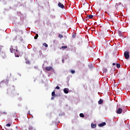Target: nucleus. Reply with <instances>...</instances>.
<instances>
[{"label":"nucleus","instance_id":"obj_22","mask_svg":"<svg viewBox=\"0 0 130 130\" xmlns=\"http://www.w3.org/2000/svg\"><path fill=\"white\" fill-rule=\"evenodd\" d=\"M71 73H72V74H75V70H72Z\"/></svg>","mask_w":130,"mask_h":130},{"label":"nucleus","instance_id":"obj_10","mask_svg":"<svg viewBox=\"0 0 130 130\" xmlns=\"http://www.w3.org/2000/svg\"><path fill=\"white\" fill-rule=\"evenodd\" d=\"M102 103H103V100H102V99H100L99 101V104H102Z\"/></svg>","mask_w":130,"mask_h":130},{"label":"nucleus","instance_id":"obj_5","mask_svg":"<svg viewBox=\"0 0 130 130\" xmlns=\"http://www.w3.org/2000/svg\"><path fill=\"white\" fill-rule=\"evenodd\" d=\"M122 113V109L120 108H119L118 109V110L117 111V113H118V114H120Z\"/></svg>","mask_w":130,"mask_h":130},{"label":"nucleus","instance_id":"obj_19","mask_svg":"<svg viewBox=\"0 0 130 130\" xmlns=\"http://www.w3.org/2000/svg\"><path fill=\"white\" fill-rule=\"evenodd\" d=\"M103 71L104 73H106V72H107V69H103Z\"/></svg>","mask_w":130,"mask_h":130},{"label":"nucleus","instance_id":"obj_7","mask_svg":"<svg viewBox=\"0 0 130 130\" xmlns=\"http://www.w3.org/2000/svg\"><path fill=\"white\" fill-rule=\"evenodd\" d=\"M46 71H51V70H52V67L50 66V67H46Z\"/></svg>","mask_w":130,"mask_h":130},{"label":"nucleus","instance_id":"obj_16","mask_svg":"<svg viewBox=\"0 0 130 130\" xmlns=\"http://www.w3.org/2000/svg\"><path fill=\"white\" fill-rule=\"evenodd\" d=\"M62 37H63V36H62V35H61V34H59V35H58V38H62Z\"/></svg>","mask_w":130,"mask_h":130},{"label":"nucleus","instance_id":"obj_13","mask_svg":"<svg viewBox=\"0 0 130 130\" xmlns=\"http://www.w3.org/2000/svg\"><path fill=\"white\" fill-rule=\"evenodd\" d=\"M79 115L80 117H85V115L83 113H80Z\"/></svg>","mask_w":130,"mask_h":130},{"label":"nucleus","instance_id":"obj_24","mask_svg":"<svg viewBox=\"0 0 130 130\" xmlns=\"http://www.w3.org/2000/svg\"><path fill=\"white\" fill-rule=\"evenodd\" d=\"M11 125V124H10V123H8V124H6V126H10Z\"/></svg>","mask_w":130,"mask_h":130},{"label":"nucleus","instance_id":"obj_26","mask_svg":"<svg viewBox=\"0 0 130 130\" xmlns=\"http://www.w3.org/2000/svg\"><path fill=\"white\" fill-rule=\"evenodd\" d=\"M34 68H35L36 69H38V67H36V66H35Z\"/></svg>","mask_w":130,"mask_h":130},{"label":"nucleus","instance_id":"obj_6","mask_svg":"<svg viewBox=\"0 0 130 130\" xmlns=\"http://www.w3.org/2000/svg\"><path fill=\"white\" fill-rule=\"evenodd\" d=\"M104 125H106V122H103V123L99 124V126L100 127H102V126H104Z\"/></svg>","mask_w":130,"mask_h":130},{"label":"nucleus","instance_id":"obj_9","mask_svg":"<svg viewBox=\"0 0 130 130\" xmlns=\"http://www.w3.org/2000/svg\"><path fill=\"white\" fill-rule=\"evenodd\" d=\"M63 92L65 94H68L69 93V90L67 88H64Z\"/></svg>","mask_w":130,"mask_h":130},{"label":"nucleus","instance_id":"obj_27","mask_svg":"<svg viewBox=\"0 0 130 130\" xmlns=\"http://www.w3.org/2000/svg\"><path fill=\"white\" fill-rule=\"evenodd\" d=\"M62 63H63L64 62V60L62 59Z\"/></svg>","mask_w":130,"mask_h":130},{"label":"nucleus","instance_id":"obj_20","mask_svg":"<svg viewBox=\"0 0 130 130\" xmlns=\"http://www.w3.org/2000/svg\"><path fill=\"white\" fill-rule=\"evenodd\" d=\"M54 95H55V92H54V91H53L52 92V96H54Z\"/></svg>","mask_w":130,"mask_h":130},{"label":"nucleus","instance_id":"obj_21","mask_svg":"<svg viewBox=\"0 0 130 130\" xmlns=\"http://www.w3.org/2000/svg\"><path fill=\"white\" fill-rule=\"evenodd\" d=\"M72 38H76V34H74L72 35Z\"/></svg>","mask_w":130,"mask_h":130},{"label":"nucleus","instance_id":"obj_23","mask_svg":"<svg viewBox=\"0 0 130 130\" xmlns=\"http://www.w3.org/2000/svg\"><path fill=\"white\" fill-rule=\"evenodd\" d=\"M55 89H57V90H59V86H56Z\"/></svg>","mask_w":130,"mask_h":130},{"label":"nucleus","instance_id":"obj_25","mask_svg":"<svg viewBox=\"0 0 130 130\" xmlns=\"http://www.w3.org/2000/svg\"><path fill=\"white\" fill-rule=\"evenodd\" d=\"M3 114H8V113L7 112H4Z\"/></svg>","mask_w":130,"mask_h":130},{"label":"nucleus","instance_id":"obj_8","mask_svg":"<svg viewBox=\"0 0 130 130\" xmlns=\"http://www.w3.org/2000/svg\"><path fill=\"white\" fill-rule=\"evenodd\" d=\"M91 126L92 128H95V127L96 126V124L91 123Z\"/></svg>","mask_w":130,"mask_h":130},{"label":"nucleus","instance_id":"obj_2","mask_svg":"<svg viewBox=\"0 0 130 130\" xmlns=\"http://www.w3.org/2000/svg\"><path fill=\"white\" fill-rule=\"evenodd\" d=\"M15 52L14 53V54L16 57H19L20 56V55L21 54V52L19 51L18 50V48H15Z\"/></svg>","mask_w":130,"mask_h":130},{"label":"nucleus","instance_id":"obj_3","mask_svg":"<svg viewBox=\"0 0 130 130\" xmlns=\"http://www.w3.org/2000/svg\"><path fill=\"white\" fill-rule=\"evenodd\" d=\"M124 56L126 59H128V58H129V52L128 51L124 52Z\"/></svg>","mask_w":130,"mask_h":130},{"label":"nucleus","instance_id":"obj_29","mask_svg":"<svg viewBox=\"0 0 130 130\" xmlns=\"http://www.w3.org/2000/svg\"><path fill=\"white\" fill-rule=\"evenodd\" d=\"M51 99H52V100L53 99V97H52V98H51Z\"/></svg>","mask_w":130,"mask_h":130},{"label":"nucleus","instance_id":"obj_15","mask_svg":"<svg viewBox=\"0 0 130 130\" xmlns=\"http://www.w3.org/2000/svg\"><path fill=\"white\" fill-rule=\"evenodd\" d=\"M116 67H117V69H119V68H120V64L117 63Z\"/></svg>","mask_w":130,"mask_h":130},{"label":"nucleus","instance_id":"obj_1","mask_svg":"<svg viewBox=\"0 0 130 130\" xmlns=\"http://www.w3.org/2000/svg\"><path fill=\"white\" fill-rule=\"evenodd\" d=\"M16 48H18L17 47H14L13 46H11L10 49V52L11 53H15L16 52Z\"/></svg>","mask_w":130,"mask_h":130},{"label":"nucleus","instance_id":"obj_14","mask_svg":"<svg viewBox=\"0 0 130 130\" xmlns=\"http://www.w3.org/2000/svg\"><path fill=\"white\" fill-rule=\"evenodd\" d=\"M87 17H88L89 19H92V18H93V15H89L87 16Z\"/></svg>","mask_w":130,"mask_h":130},{"label":"nucleus","instance_id":"obj_11","mask_svg":"<svg viewBox=\"0 0 130 130\" xmlns=\"http://www.w3.org/2000/svg\"><path fill=\"white\" fill-rule=\"evenodd\" d=\"M28 129L29 130H33V126H32L31 125H29L28 126Z\"/></svg>","mask_w":130,"mask_h":130},{"label":"nucleus","instance_id":"obj_17","mask_svg":"<svg viewBox=\"0 0 130 130\" xmlns=\"http://www.w3.org/2000/svg\"><path fill=\"white\" fill-rule=\"evenodd\" d=\"M61 48H62V49H66V48H68V46H62V47H61Z\"/></svg>","mask_w":130,"mask_h":130},{"label":"nucleus","instance_id":"obj_28","mask_svg":"<svg viewBox=\"0 0 130 130\" xmlns=\"http://www.w3.org/2000/svg\"><path fill=\"white\" fill-rule=\"evenodd\" d=\"M116 64L115 63H113V66H115Z\"/></svg>","mask_w":130,"mask_h":130},{"label":"nucleus","instance_id":"obj_18","mask_svg":"<svg viewBox=\"0 0 130 130\" xmlns=\"http://www.w3.org/2000/svg\"><path fill=\"white\" fill-rule=\"evenodd\" d=\"M38 34H36V36L34 37L35 39H37L38 38Z\"/></svg>","mask_w":130,"mask_h":130},{"label":"nucleus","instance_id":"obj_4","mask_svg":"<svg viewBox=\"0 0 130 130\" xmlns=\"http://www.w3.org/2000/svg\"><path fill=\"white\" fill-rule=\"evenodd\" d=\"M58 7H59V8H60L61 9H63L64 8V6L63 5V4H61L60 2H59L58 4Z\"/></svg>","mask_w":130,"mask_h":130},{"label":"nucleus","instance_id":"obj_12","mask_svg":"<svg viewBox=\"0 0 130 130\" xmlns=\"http://www.w3.org/2000/svg\"><path fill=\"white\" fill-rule=\"evenodd\" d=\"M43 45L44 46H45V47H48V45H47V44H46V43H44L43 44Z\"/></svg>","mask_w":130,"mask_h":130}]
</instances>
